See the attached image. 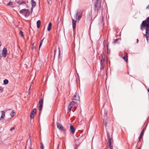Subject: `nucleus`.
<instances>
[{
    "label": "nucleus",
    "mask_w": 149,
    "mask_h": 149,
    "mask_svg": "<svg viewBox=\"0 0 149 149\" xmlns=\"http://www.w3.org/2000/svg\"><path fill=\"white\" fill-rule=\"evenodd\" d=\"M109 146L110 149H113V146L112 144H109Z\"/></svg>",
    "instance_id": "23"
},
{
    "label": "nucleus",
    "mask_w": 149,
    "mask_h": 149,
    "mask_svg": "<svg viewBox=\"0 0 149 149\" xmlns=\"http://www.w3.org/2000/svg\"><path fill=\"white\" fill-rule=\"evenodd\" d=\"M19 34L21 37H24V36L23 33L22 31H20V32L19 33Z\"/></svg>",
    "instance_id": "19"
},
{
    "label": "nucleus",
    "mask_w": 149,
    "mask_h": 149,
    "mask_svg": "<svg viewBox=\"0 0 149 149\" xmlns=\"http://www.w3.org/2000/svg\"><path fill=\"white\" fill-rule=\"evenodd\" d=\"M29 149H32L31 148H29Z\"/></svg>",
    "instance_id": "42"
},
{
    "label": "nucleus",
    "mask_w": 149,
    "mask_h": 149,
    "mask_svg": "<svg viewBox=\"0 0 149 149\" xmlns=\"http://www.w3.org/2000/svg\"><path fill=\"white\" fill-rule=\"evenodd\" d=\"M74 97H76V95H74Z\"/></svg>",
    "instance_id": "43"
},
{
    "label": "nucleus",
    "mask_w": 149,
    "mask_h": 149,
    "mask_svg": "<svg viewBox=\"0 0 149 149\" xmlns=\"http://www.w3.org/2000/svg\"><path fill=\"white\" fill-rule=\"evenodd\" d=\"M36 112V108H35L33 109V111H32L31 113V114H33L35 115Z\"/></svg>",
    "instance_id": "14"
},
{
    "label": "nucleus",
    "mask_w": 149,
    "mask_h": 149,
    "mask_svg": "<svg viewBox=\"0 0 149 149\" xmlns=\"http://www.w3.org/2000/svg\"><path fill=\"white\" fill-rule=\"evenodd\" d=\"M79 14V13L78 12H77L76 14V21L74 20L73 19H72V26L74 29L76 27V21H79L81 19V15H78Z\"/></svg>",
    "instance_id": "2"
},
{
    "label": "nucleus",
    "mask_w": 149,
    "mask_h": 149,
    "mask_svg": "<svg viewBox=\"0 0 149 149\" xmlns=\"http://www.w3.org/2000/svg\"><path fill=\"white\" fill-rule=\"evenodd\" d=\"M104 125L105 127H106L107 126V122L106 121H104Z\"/></svg>",
    "instance_id": "25"
},
{
    "label": "nucleus",
    "mask_w": 149,
    "mask_h": 149,
    "mask_svg": "<svg viewBox=\"0 0 149 149\" xmlns=\"http://www.w3.org/2000/svg\"><path fill=\"white\" fill-rule=\"evenodd\" d=\"M34 115H33V114H30V118H31V119H33L34 118Z\"/></svg>",
    "instance_id": "24"
},
{
    "label": "nucleus",
    "mask_w": 149,
    "mask_h": 149,
    "mask_svg": "<svg viewBox=\"0 0 149 149\" xmlns=\"http://www.w3.org/2000/svg\"><path fill=\"white\" fill-rule=\"evenodd\" d=\"M19 13L24 15L25 17H27L30 14L29 10L25 9L20 10L19 11Z\"/></svg>",
    "instance_id": "3"
},
{
    "label": "nucleus",
    "mask_w": 149,
    "mask_h": 149,
    "mask_svg": "<svg viewBox=\"0 0 149 149\" xmlns=\"http://www.w3.org/2000/svg\"><path fill=\"white\" fill-rule=\"evenodd\" d=\"M59 52H60V50L59 49Z\"/></svg>",
    "instance_id": "41"
},
{
    "label": "nucleus",
    "mask_w": 149,
    "mask_h": 149,
    "mask_svg": "<svg viewBox=\"0 0 149 149\" xmlns=\"http://www.w3.org/2000/svg\"><path fill=\"white\" fill-rule=\"evenodd\" d=\"M138 41H139V40L138 39H137V43H138Z\"/></svg>",
    "instance_id": "38"
},
{
    "label": "nucleus",
    "mask_w": 149,
    "mask_h": 149,
    "mask_svg": "<svg viewBox=\"0 0 149 149\" xmlns=\"http://www.w3.org/2000/svg\"><path fill=\"white\" fill-rule=\"evenodd\" d=\"M43 40H44V39H42V40H41L40 42H41V43H42V42H43Z\"/></svg>",
    "instance_id": "35"
},
{
    "label": "nucleus",
    "mask_w": 149,
    "mask_h": 149,
    "mask_svg": "<svg viewBox=\"0 0 149 149\" xmlns=\"http://www.w3.org/2000/svg\"><path fill=\"white\" fill-rule=\"evenodd\" d=\"M31 48L32 50H33L35 49V47L34 46H33L31 47Z\"/></svg>",
    "instance_id": "33"
},
{
    "label": "nucleus",
    "mask_w": 149,
    "mask_h": 149,
    "mask_svg": "<svg viewBox=\"0 0 149 149\" xmlns=\"http://www.w3.org/2000/svg\"><path fill=\"white\" fill-rule=\"evenodd\" d=\"M123 58L124 59V60L126 62L127 61L128 59L127 57L126 56H123Z\"/></svg>",
    "instance_id": "22"
},
{
    "label": "nucleus",
    "mask_w": 149,
    "mask_h": 149,
    "mask_svg": "<svg viewBox=\"0 0 149 149\" xmlns=\"http://www.w3.org/2000/svg\"><path fill=\"white\" fill-rule=\"evenodd\" d=\"M42 44V43H41V42L40 43L39 46V50L40 48V47H41Z\"/></svg>",
    "instance_id": "30"
},
{
    "label": "nucleus",
    "mask_w": 149,
    "mask_h": 149,
    "mask_svg": "<svg viewBox=\"0 0 149 149\" xmlns=\"http://www.w3.org/2000/svg\"><path fill=\"white\" fill-rule=\"evenodd\" d=\"M41 149H44V147H43V145H42H42L41 146Z\"/></svg>",
    "instance_id": "32"
},
{
    "label": "nucleus",
    "mask_w": 149,
    "mask_h": 149,
    "mask_svg": "<svg viewBox=\"0 0 149 149\" xmlns=\"http://www.w3.org/2000/svg\"><path fill=\"white\" fill-rule=\"evenodd\" d=\"M40 23H41L40 21L39 20H38L37 22V28L38 29L40 27Z\"/></svg>",
    "instance_id": "16"
},
{
    "label": "nucleus",
    "mask_w": 149,
    "mask_h": 149,
    "mask_svg": "<svg viewBox=\"0 0 149 149\" xmlns=\"http://www.w3.org/2000/svg\"><path fill=\"white\" fill-rule=\"evenodd\" d=\"M3 88L1 87H0V93L2 92H3Z\"/></svg>",
    "instance_id": "27"
},
{
    "label": "nucleus",
    "mask_w": 149,
    "mask_h": 149,
    "mask_svg": "<svg viewBox=\"0 0 149 149\" xmlns=\"http://www.w3.org/2000/svg\"><path fill=\"white\" fill-rule=\"evenodd\" d=\"M70 130L72 134H73L74 132L75 129L74 127L72 125H71L70 126Z\"/></svg>",
    "instance_id": "10"
},
{
    "label": "nucleus",
    "mask_w": 149,
    "mask_h": 149,
    "mask_svg": "<svg viewBox=\"0 0 149 149\" xmlns=\"http://www.w3.org/2000/svg\"><path fill=\"white\" fill-rule=\"evenodd\" d=\"M57 128L60 130H63L64 131L65 130V129L63 127L62 125L58 123H57Z\"/></svg>",
    "instance_id": "7"
},
{
    "label": "nucleus",
    "mask_w": 149,
    "mask_h": 149,
    "mask_svg": "<svg viewBox=\"0 0 149 149\" xmlns=\"http://www.w3.org/2000/svg\"><path fill=\"white\" fill-rule=\"evenodd\" d=\"M75 104L74 102L72 101L70 102L69 104L68 107V112L70 111L72 107Z\"/></svg>",
    "instance_id": "5"
},
{
    "label": "nucleus",
    "mask_w": 149,
    "mask_h": 149,
    "mask_svg": "<svg viewBox=\"0 0 149 149\" xmlns=\"http://www.w3.org/2000/svg\"><path fill=\"white\" fill-rule=\"evenodd\" d=\"M13 4L12 2L10 1L8 3V4H7V5L10 6V7L13 8Z\"/></svg>",
    "instance_id": "17"
},
{
    "label": "nucleus",
    "mask_w": 149,
    "mask_h": 149,
    "mask_svg": "<svg viewBox=\"0 0 149 149\" xmlns=\"http://www.w3.org/2000/svg\"><path fill=\"white\" fill-rule=\"evenodd\" d=\"M101 115L102 116H104V117L107 116V113L106 111L105 110H102L101 111Z\"/></svg>",
    "instance_id": "9"
},
{
    "label": "nucleus",
    "mask_w": 149,
    "mask_h": 149,
    "mask_svg": "<svg viewBox=\"0 0 149 149\" xmlns=\"http://www.w3.org/2000/svg\"><path fill=\"white\" fill-rule=\"evenodd\" d=\"M143 136V135H141V134H140V136H139V140L142 138V137Z\"/></svg>",
    "instance_id": "29"
},
{
    "label": "nucleus",
    "mask_w": 149,
    "mask_h": 149,
    "mask_svg": "<svg viewBox=\"0 0 149 149\" xmlns=\"http://www.w3.org/2000/svg\"><path fill=\"white\" fill-rule=\"evenodd\" d=\"M43 104V99H41L39 102V105H38V109L40 111L42 107Z\"/></svg>",
    "instance_id": "4"
},
{
    "label": "nucleus",
    "mask_w": 149,
    "mask_h": 149,
    "mask_svg": "<svg viewBox=\"0 0 149 149\" xmlns=\"http://www.w3.org/2000/svg\"><path fill=\"white\" fill-rule=\"evenodd\" d=\"M95 8L97 10L99 9L100 7V2L99 0H97L95 4Z\"/></svg>",
    "instance_id": "6"
},
{
    "label": "nucleus",
    "mask_w": 149,
    "mask_h": 149,
    "mask_svg": "<svg viewBox=\"0 0 149 149\" xmlns=\"http://www.w3.org/2000/svg\"><path fill=\"white\" fill-rule=\"evenodd\" d=\"M143 136V135H141V134H140V136H139V140L142 138V137Z\"/></svg>",
    "instance_id": "28"
},
{
    "label": "nucleus",
    "mask_w": 149,
    "mask_h": 149,
    "mask_svg": "<svg viewBox=\"0 0 149 149\" xmlns=\"http://www.w3.org/2000/svg\"><path fill=\"white\" fill-rule=\"evenodd\" d=\"M101 65L102 68L104 67V59H102L101 60Z\"/></svg>",
    "instance_id": "15"
},
{
    "label": "nucleus",
    "mask_w": 149,
    "mask_h": 149,
    "mask_svg": "<svg viewBox=\"0 0 149 149\" xmlns=\"http://www.w3.org/2000/svg\"><path fill=\"white\" fill-rule=\"evenodd\" d=\"M148 92L149 93V88H148Z\"/></svg>",
    "instance_id": "39"
},
{
    "label": "nucleus",
    "mask_w": 149,
    "mask_h": 149,
    "mask_svg": "<svg viewBox=\"0 0 149 149\" xmlns=\"http://www.w3.org/2000/svg\"><path fill=\"white\" fill-rule=\"evenodd\" d=\"M144 130V129H143V130L141 131V135H143Z\"/></svg>",
    "instance_id": "26"
},
{
    "label": "nucleus",
    "mask_w": 149,
    "mask_h": 149,
    "mask_svg": "<svg viewBox=\"0 0 149 149\" xmlns=\"http://www.w3.org/2000/svg\"><path fill=\"white\" fill-rule=\"evenodd\" d=\"M147 8L149 9V5L147 7Z\"/></svg>",
    "instance_id": "37"
},
{
    "label": "nucleus",
    "mask_w": 149,
    "mask_h": 149,
    "mask_svg": "<svg viewBox=\"0 0 149 149\" xmlns=\"http://www.w3.org/2000/svg\"><path fill=\"white\" fill-rule=\"evenodd\" d=\"M31 2L32 7L33 8L36 6V2L34 0H31Z\"/></svg>",
    "instance_id": "13"
},
{
    "label": "nucleus",
    "mask_w": 149,
    "mask_h": 149,
    "mask_svg": "<svg viewBox=\"0 0 149 149\" xmlns=\"http://www.w3.org/2000/svg\"><path fill=\"white\" fill-rule=\"evenodd\" d=\"M74 100H77V99H74Z\"/></svg>",
    "instance_id": "40"
},
{
    "label": "nucleus",
    "mask_w": 149,
    "mask_h": 149,
    "mask_svg": "<svg viewBox=\"0 0 149 149\" xmlns=\"http://www.w3.org/2000/svg\"><path fill=\"white\" fill-rule=\"evenodd\" d=\"M8 83V80L7 79H5L3 81V83L5 84H7Z\"/></svg>",
    "instance_id": "18"
},
{
    "label": "nucleus",
    "mask_w": 149,
    "mask_h": 149,
    "mask_svg": "<svg viewBox=\"0 0 149 149\" xmlns=\"http://www.w3.org/2000/svg\"><path fill=\"white\" fill-rule=\"evenodd\" d=\"M52 23L51 22H49L47 27V30L48 31H49L52 28Z\"/></svg>",
    "instance_id": "12"
},
{
    "label": "nucleus",
    "mask_w": 149,
    "mask_h": 149,
    "mask_svg": "<svg viewBox=\"0 0 149 149\" xmlns=\"http://www.w3.org/2000/svg\"><path fill=\"white\" fill-rule=\"evenodd\" d=\"M15 112L14 111H12V112L11 113H10V116H11L13 117L14 115H15Z\"/></svg>",
    "instance_id": "20"
},
{
    "label": "nucleus",
    "mask_w": 149,
    "mask_h": 149,
    "mask_svg": "<svg viewBox=\"0 0 149 149\" xmlns=\"http://www.w3.org/2000/svg\"><path fill=\"white\" fill-rule=\"evenodd\" d=\"M2 115L0 118V120H2L5 116V113L4 111H1Z\"/></svg>",
    "instance_id": "11"
},
{
    "label": "nucleus",
    "mask_w": 149,
    "mask_h": 149,
    "mask_svg": "<svg viewBox=\"0 0 149 149\" xmlns=\"http://www.w3.org/2000/svg\"><path fill=\"white\" fill-rule=\"evenodd\" d=\"M33 7H32V8H31V11H33Z\"/></svg>",
    "instance_id": "36"
},
{
    "label": "nucleus",
    "mask_w": 149,
    "mask_h": 149,
    "mask_svg": "<svg viewBox=\"0 0 149 149\" xmlns=\"http://www.w3.org/2000/svg\"><path fill=\"white\" fill-rule=\"evenodd\" d=\"M146 27V32L144 36L146 37L147 41L148 38L149 37V17H148L146 20L143 21L140 27L141 30L142 29L143 27Z\"/></svg>",
    "instance_id": "1"
},
{
    "label": "nucleus",
    "mask_w": 149,
    "mask_h": 149,
    "mask_svg": "<svg viewBox=\"0 0 149 149\" xmlns=\"http://www.w3.org/2000/svg\"><path fill=\"white\" fill-rule=\"evenodd\" d=\"M112 139H111V138H109V140H108V143H109V144H112Z\"/></svg>",
    "instance_id": "21"
},
{
    "label": "nucleus",
    "mask_w": 149,
    "mask_h": 149,
    "mask_svg": "<svg viewBox=\"0 0 149 149\" xmlns=\"http://www.w3.org/2000/svg\"><path fill=\"white\" fill-rule=\"evenodd\" d=\"M47 1L48 3H49V2L51 1V0H47Z\"/></svg>",
    "instance_id": "34"
},
{
    "label": "nucleus",
    "mask_w": 149,
    "mask_h": 149,
    "mask_svg": "<svg viewBox=\"0 0 149 149\" xmlns=\"http://www.w3.org/2000/svg\"><path fill=\"white\" fill-rule=\"evenodd\" d=\"M15 129L14 127H13L12 128H11L10 129V130L11 131H12L13 130H14Z\"/></svg>",
    "instance_id": "31"
},
{
    "label": "nucleus",
    "mask_w": 149,
    "mask_h": 149,
    "mask_svg": "<svg viewBox=\"0 0 149 149\" xmlns=\"http://www.w3.org/2000/svg\"><path fill=\"white\" fill-rule=\"evenodd\" d=\"M7 49L6 48H4L2 51V55L4 57H6L7 55Z\"/></svg>",
    "instance_id": "8"
}]
</instances>
